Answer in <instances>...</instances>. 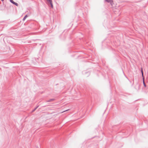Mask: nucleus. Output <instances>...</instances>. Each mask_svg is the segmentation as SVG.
Returning <instances> with one entry per match:
<instances>
[{
	"mask_svg": "<svg viewBox=\"0 0 148 148\" xmlns=\"http://www.w3.org/2000/svg\"><path fill=\"white\" fill-rule=\"evenodd\" d=\"M38 106H38L37 107H36L35 108H34V110H33L32 111V112H34V111L38 107Z\"/></svg>",
	"mask_w": 148,
	"mask_h": 148,
	"instance_id": "0eeeda50",
	"label": "nucleus"
},
{
	"mask_svg": "<svg viewBox=\"0 0 148 148\" xmlns=\"http://www.w3.org/2000/svg\"><path fill=\"white\" fill-rule=\"evenodd\" d=\"M10 1L12 3H14V1H13V0H10Z\"/></svg>",
	"mask_w": 148,
	"mask_h": 148,
	"instance_id": "1a4fd4ad",
	"label": "nucleus"
},
{
	"mask_svg": "<svg viewBox=\"0 0 148 148\" xmlns=\"http://www.w3.org/2000/svg\"><path fill=\"white\" fill-rule=\"evenodd\" d=\"M13 4H14V5H15L16 6H18V4L17 3H16V2H14V3Z\"/></svg>",
	"mask_w": 148,
	"mask_h": 148,
	"instance_id": "423d86ee",
	"label": "nucleus"
},
{
	"mask_svg": "<svg viewBox=\"0 0 148 148\" xmlns=\"http://www.w3.org/2000/svg\"><path fill=\"white\" fill-rule=\"evenodd\" d=\"M48 4L49 5H50L52 8H53V5L52 4V1L51 2V3H48Z\"/></svg>",
	"mask_w": 148,
	"mask_h": 148,
	"instance_id": "7ed1b4c3",
	"label": "nucleus"
},
{
	"mask_svg": "<svg viewBox=\"0 0 148 148\" xmlns=\"http://www.w3.org/2000/svg\"><path fill=\"white\" fill-rule=\"evenodd\" d=\"M27 17V15H26L23 18V20H25Z\"/></svg>",
	"mask_w": 148,
	"mask_h": 148,
	"instance_id": "39448f33",
	"label": "nucleus"
},
{
	"mask_svg": "<svg viewBox=\"0 0 148 148\" xmlns=\"http://www.w3.org/2000/svg\"><path fill=\"white\" fill-rule=\"evenodd\" d=\"M1 0L2 1H4V0Z\"/></svg>",
	"mask_w": 148,
	"mask_h": 148,
	"instance_id": "9b49d317",
	"label": "nucleus"
},
{
	"mask_svg": "<svg viewBox=\"0 0 148 148\" xmlns=\"http://www.w3.org/2000/svg\"><path fill=\"white\" fill-rule=\"evenodd\" d=\"M141 71L142 76L143 77V83L144 86L145 87H146V85L145 82V77L143 76V72L142 68H141Z\"/></svg>",
	"mask_w": 148,
	"mask_h": 148,
	"instance_id": "f257e3e1",
	"label": "nucleus"
},
{
	"mask_svg": "<svg viewBox=\"0 0 148 148\" xmlns=\"http://www.w3.org/2000/svg\"><path fill=\"white\" fill-rule=\"evenodd\" d=\"M65 110V111H67V110ZM64 112H65V111H64Z\"/></svg>",
	"mask_w": 148,
	"mask_h": 148,
	"instance_id": "9d476101",
	"label": "nucleus"
},
{
	"mask_svg": "<svg viewBox=\"0 0 148 148\" xmlns=\"http://www.w3.org/2000/svg\"><path fill=\"white\" fill-rule=\"evenodd\" d=\"M105 1L108 2V3H110V5L112 6L113 5V2L112 0H105Z\"/></svg>",
	"mask_w": 148,
	"mask_h": 148,
	"instance_id": "f03ea898",
	"label": "nucleus"
},
{
	"mask_svg": "<svg viewBox=\"0 0 148 148\" xmlns=\"http://www.w3.org/2000/svg\"><path fill=\"white\" fill-rule=\"evenodd\" d=\"M48 3H51V2L52 1V0H47Z\"/></svg>",
	"mask_w": 148,
	"mask_h": 148,
	"instance_id": "6e6552de",
	"label": "nucleus"
},
{
	"mask_svg": "<svg viewBox=\"0 0 148 148\" xmlns=\"http://www.w3.org/2000/svg\"><path fill=\"white\" fill-rule=\"evenodd\" d=\"M55 99H51L49 100H47L46 101V102H50L51 101H54L55 100Z\"/></svg>",
	"mask_w": 148,
	"mask_h": 148,
	"instance_id": "20e7f679",
	"label": "nucleus"
}]
</instances>
